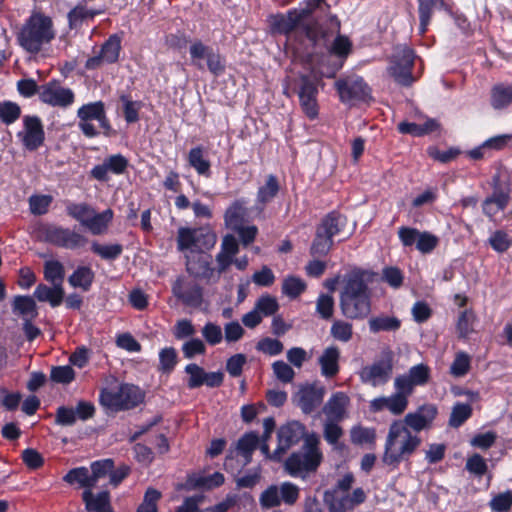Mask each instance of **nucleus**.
Instances as JSON below:
<instances>
[{
    "label": "nucleus",
    "instance_id": "49",
    "mask_svg": "<svg viewBox=\"0 0 512 512\" xmlns=\"http://www.w3.org/2000/svg\"><path fill=\"white\" fill-rule=\"evenodd\" d=\"M306 289L305 282L295 276H289L284 279L282 284V292L290 298H296Z\"/></svg>",
    "mask_w": 512,
    "mask_h": 512
},
{
    "label": "nucleus",
    "instance_id": "18",
    "mask_svg": "<svg viewBox=\"0 0 512 512\" xmlns=\"http://www.w3.org/2000/svg\"><path fill=\"white\" fill-rule=\"evenodd\" d=\"M317 94L316 82L308 75H302L298 86V96L302 111L310 119L318 116Z\"/></svg>",
    "mask_w": 512,
    "mask_h": 512
},
{
    "label": "nucleus",
    "instance_id": "46",
    "mask_svg": "<svg viewBox=\"0 0 512 512\" xmlns=\"http://www.w3.org/2000/svg\"><path fill=\"white\" fill-rule=\"evenodd\" d=\"M93 212L94 209L86 203H70L67 206V214L79 221L83 226L88 222Z\"/></svg>",
    "mask_w": 512,
    "mask_h": 512
},
{
    "label": "nucleus",
    "instance_id": "36",
    "mask_svg": "<svg viewBox=\"0 0 512 512\" xmlns=\"http://www.w3.org/2000/svg\"><path fill=\"white\" fill-rule=\"evenodd\" d=\"M344 222L345 217L333 211L322 219L317 230L332 239L334 235L340 232Z\"/></svg>",
    "mask_w": 512,
    "mask_h": 512
},
{
    "label": "nucleus",
    "instance_id": "1",
    "mask_svg": "<svg viewBox=\"0 0 512 512\" xmlns=\"http://www.w3.org/2000/svg\"><path fill=\"white\" fill-rule=\"evenodd\" d=\"M271 26L275 32L281 34H289L293 31L304 34L313 45H318L325 44L330 34L339 32L340 21L336 16H331L328 19V27L324 28L312 16V10L306 8L272 16Z\"/></svg>",
    "mask_w": 512,
    "mask_h": 512
},
{
    "label": "nucleus",
    "instance_id": "9",
    "mask_svg": "<svg viewBox=\"0 0 512 512\" xmlns=\"http://www.w3.org/2000/svg\"><path fill=\"white\" fill-rule=\"evenodd\" d=\"M300 489L291 482H283L281 485H270L259 498L262 508L270 509L280 506L282 503L292 506L299 499Z\"/></svg>",
    "mask_w": 512,
    "mask_h": 512
},
{
    "label": "nucleus",
    "instance_id": "6",
    "mask_svg": "<svg viewBox=\"0 0 512 512\" xmlns=\"http://www.w3.org/2000/svg\"><path fill=\"white\" fill-rule=\"evenodd\" d=\"M144 392L133 384H121L115 388L103 389L100 402L112 410H129L143 402Z\"/></svg>",
    "mask_w": 512,
    "mask_h": 512
},
{
    "label": "nucleus",
    "instance_id": "47",
    "mask_svg": "<svg viewBox=\"0 0 512 512\" xmlns=\"http://www.w3.org/2000/svg\"><path fill=\"white\" fill-rule=\"evenodd\" d=\"M245 215V209L240 201H235L225 213V222L231 229L237 228L242 224Z\"/></svg>",
    "mask_w": 512,
    "mask_h": 512
},
{
    "label": "nucleus",
    "instance_id": "25",
    "mask_svg": "<svg viewBox=\"0 0 512 512\" xmlns=\"http://www.w3.org/2000/svg\"><path fill=\"white\" fill-rule=\"evenodd\" d=\"M437 412V407L434 404H425L415 412L406 414L402 423L410 431L420 432L431 427Z\"/></svg>",
    "mask_w": 512,
    "mask_h": 512
},
{
    "label": "nucleus",
    "instance_id": "30",
    "mask_svg": "<svg viewBox=\"0 0 512 512\" xmlns=\"http://www.w3.org/2000/svg\"><path fill=\"white\" fill-rule=\"evenodd\" d=\"M82 501L87 512H115L111 504L110 493L107 490L98 493L84 490Z\"/></svg>",
    "mask_w": 512,
    "mask_h": 512
},
{
    "label": "nucleus",
    "instance_id": "60",
    "mask_svg": "<svg viewBox=\"0 0 512 512\" xmlns=\"http://www.w3.org/2000/svg\"><path fill=\"white\" fill-rule=\"evenodd\" d=\"M50 378L52 381L61 384H69L75 378V372L69 365L52 367Z\"/></svg>",
    "mask_w": 512,
    "mask_h": 512
},
{
    "label": "nucleus",
    "instance_id": "57",
    "mask_svg": "<svg viewBox=\"0 0 512 512\" xmlns=\"http://www.w3.org/2000/svg\"><path fill=\"white\" fill-rule=\"evenodd\" d=\"M254 308L258 310L261 316H271L277 312L279 305L276 298L265 295L257 300Z\"/></svg>",
    "mask_w": 512,
    "mask_h": 512
},
{
    "label": "nucleus",
    "instance_id": "15",
    "mask_svg": "<svg viewBox=\"0 0 512 512\" xmlns=\"http://www.w3.org/2000/svg\"><path fill=\"white\" fill-rule=\"evenodd\" d=\"M277 435L278 446L272 456L274 461H279L290 447L297 444L302 438L305 439L307 436L305 426L298 421H292L281 426Z\"/></svg>",
    "mask_w": 512,
    "mask_h": 512
},
{
    "label": "nucleus",
    "instance_id": "3",
    "mask_svg": "<svg viewBox=\"0 0 512 512\" xmlns=\"http://www.w3.org/2000/svg\"><path fill=\"white\" fill-rule=\"evenodd\" d=\"M422 440L401 421H393L386 437L382 462L392 468H397L401 462H406L421 445Z\"/></svg>",
    "mask_w": 512,
    "mask_h": 512
},
{
    "label": "nucleus",
    "instance_id": "59",
    "mask_svg": "<svg viewBox=\"0 0 512 512\" xmlns=\"http://www.w3.org/2000/svg\"><path fill=\"white\" fill-rule=\"evenodd\" d=\"M339 422L324 421L323 437L331 445H337L339 439L344 435V431Z\"/></svg>",
    "mask_w": 512,
    "mask_h": 512
},
{
    "label": "nucleus",
    "instance_id": "53",
    "mask_svg": "<svg viewBox=\"0 0 512 512\" xmlns=\"http://www.w3.org/2000/svg\"><path fill=\"white\" fill-rule=\"evenodd\" d=\"M96 14H98L97 11L87 9L85 6L79 4L75 8H73L68 14L69 25L71 28H76L85 19H92Z\"/></svg>",
    "mask_w": 512,
    "mask_h": 512
},
{
    "label": "nucleus",
    "instance_id": "24",
    "mask_svg": "<svg viewBox=\"0 0 512 512\" xmlns=\"http://www.w3.org/2000/svg\"><path fill=\"white\" fill-rule=\"evenodd\" d=\"M408 407V396L401 389H396V393L389 397H378L370 401V411L373 413L381 412L387 409L393 415H401Z\"/></svg>",
    "mask_w": 512,
    "mask_h": 512
},
{
    "label": "nucleus",
    "instance_id": "10",
    "mask_svg": "<svg viewBox=\"0 0 512 512\" xmlns=\"http://www.w3.org/2000/svg\"><path fill=\"white\" fill-rule=\"evenodd\" d=\"M414 58L413 51L407 46H397L394 49L388 73L398 84L410 86L413 83L411 70Z\"/></svg>",
    "mask_w": 512,
    "mask_h": 512
},
{
    "label": "nucleus",
    "instance_id": "28",
    "mask_svg": "<svg viewBox=\"0 0 512 512\" xmlns=\"http://www.w3.org/2000/svg\"><path fill=\"white\" fill-rule=\"evenodd\" d=\"M128 167V160L121 154L111 155L104 159L103 163L96 165L91 170V175L98 181H108V173L123 174Z\"/></svg>",
    "mask_w": 512,
    "mask_h": 512
},
{
    "label": "nucleus",
    "instance_id": "50",
    "mask_svg": "<svg viewBox=\"0 0 512 512\" xmlns=\"http://www.w3.org/2000/svg\"><path fill=\"white\" fill-rule=\"evenodd\" d=\"M161 498V492L148 488L145 492L142 503L138 506L136 512H158L157 503Z\"/></svg>",
    "mask_w": 512,
    "mask_h": 512
},
{
    "label": "nucleus",
    "instance_id": "43",
    "mask_svg": "<svg viewBox=\"0 0 512 512\" xmlns=\"http://www.w3.org/2000/svg\"><path fill=\"white\" fill-rule=\"evenodd\" d=\"M65 270L62 263L56 260L46 261L44 265V277L51 284H63Z\"/></svg>",
    "mask_w": 512,
    "mask_h": 512
},
{
    "label": "nucleus",
    "instance_id": "8",
    "mask_svg": "<svg viewBox=\"0 0 512 512\" xmlns=\"http://www.w3.org/2000/svg\"><path fill=\"white\" fill-rule=\"evenodd\" d=\"M393 359L390 349L382 351L379 360L362 368L359 373L361 381L374 387L386 384L393 373Z\"/></svg>",
    "mask_w": 512,
    "mask_h": 512
},
{
    "label": "nucleus",
    "instance_id": "51",
    "mask_svg": "<svg viewBox=\"0 0 512 512\" xmlns=\"http://www.w3.org/2000/svg\"><path fill=\"white\" fill-rule=\"evenodd\" d=\"M28 201L30 212L33 215H43L48 212L53 198L50 195H32Z\"/></svg>",
    "mask_w": 512,
    "mask_h": 512
},
{
    "label": "nucleus",
    "instance_id": "27",
    "mask_svg": "<svg viewBox=\"0 0 512 512\" xmlns=\"http://www.w3.org/2000/svg\"><path fill=\"white\" fill-rule=\"evenodd\" d=\"M259 444L260 438L256 432L245 433L237 440L235 448L230 449L229 455L226 457L225 466L227 467L229 462L233 460L234 453L243 458V466L250 464L253 452L257 449Z\"/></svg>",
    "mask_w": 512,
    "mask_h": 512
},
{
    "label": "nucleus",
    "instance_id": "38",
    "mask_svg": "<svg viewBox=\"0 0 512 512\" xmlns=\"http://www.w3.org/2000/svg\"><path fill=\"white\" fill-rule=\"evenodd\" d=\"M370 331L379 333L381 331H396L401 326V321L393 316L381 315L372 317L369 322Z\"/></svg>",
    "mask_w": 512,
    "mask_h": 512
},
{
    "label": "nucleus",
    "instance_id": "54",
    "mask_svg": "<svg viewBox=\"0 0 512 512\" xmlns=\"http://www.w3.org/2000/svg\"><path fill=\"white\" fill-rule=\"evenodd\" d=\"M91 250L103 259L113 260L121 255L123 247L120 244L101 245L94 242L91 246Z\"/></svg>",
    "mask_w": 512,
    "mask_h": 512
},
{
    "label": "nucleus",
    "instance_id": "62",
    "mask_svg": "<svg viewBox=\"0 0 512 512\" xmlns=\"http://www.w3.org/2000/svg\"><path fill=\"white\" fill-rule=\"evenodd\" d=\"M331 335L342 342H348L353 335L352 325L345 321H335L331 327Z\"/></svg>",
    "mask_w": 512,
    "mask_h": 512
},
{
    "label": "nucleus",
    "instance_id": "7",
    "mask_svg": "<svg viewBox=\"0 0 512 512\" xmlns=\"http://www.w3.org/2000/svg\"><path fill=\"white\" fill-rule=\"evenodd\" d=\"M77 117L79 118V129L89 138L95 137L99 134V131L91 123L93 120L99 122L104 135L110 136L113 131L106 115L105 105L102 101L92 102L81 106L77 111Z\"/></svg>",
    "mask_w": 512,
    "mask_h": 512
},
{
    "label": "nucleus",
    "instance_id": "35",
    "mask_svg": "<svg viewBox=\"0 0 512 512\" xmlns=\"http://www.w3.org/2000/svg\"><path fill=\"white\" fill-rule=\"evenodd\" d=\"M509 201L508 195L502 190H495L493 194L483 202V212L490 218L506 208Z\"/></svg>",
    "mask_w": 512,
    "mask_h": 512
},
{
    "label": "nucleus",
    "instance_id": "63",
    "mask_svg": "<svg viewBox=\"0 0 512 512\" xmlns=\"http://www.w3.org/2000/svg\"><path fill=\"white\" fill-rule=\"evenodd\" d=\"M465 468L478 477L485 475L488 470L485 459L477 453L467 459Z\"/></svg>",
    "mask_w": 512,
    "mask_h": 512
},
{
    "label": "nucleus",
    "instance_id": "34",
    "mask_svg": "<svg viewBox=\"0 0 512 512\" xmlns=\"http://www.w3.org/2000/svg\"><path fill=\"white\" fill-rule=\"evenodd\" d=\"M13 312L20 315L24 321L34 319L37 315V306L30 296H15L12 302Z\"/></svg>",
    "mask_w": 512,
    "mask_h": 512
},
{
    "label": "nucleus",
    "instance_id": "55",
    "mask_svg": "<svg viewBox=\"0 0 512 512\" xmlns=\"http://www.w3.org/2000/svg\"><path fill=\"white\" fill-rule=\"evenodd\" d=\"M185 372L189 375L187 386L190 389L204 385L206 371L195 363L188 364Z\"/></svg>",
    "mask_w": 512,
    "mask_h": 512
},
{
    "label": "nucleus",
    "instance_id": "41",
    "mask_svg": "<svg viewBox=\"0 0 512 512\" xmlns=\"http://www.w3.org/2000/svg\"><path fill=\"white\" fill-rule=\"evenodd\" d=\"M420 32L425 33L432 17L433 9L444 6V0H418Z\"/></svg>",
    "mask_w": 512,
    "mask_h": 512
},
{
    "label": "nucleus",
    "instance_id": "20",
    "mask_svg": "<svg viewBox=\"0 0 512 512\" xmlns=\"http://www.w3.org/2000/svg\"><path fill=\"white\" fill-rule=\"evenodd\" d=\"M95 414V407L91 402L79 401L75 409L60 406L55 413V422L61 426H72L76 420L86 421Z\"/></svg>",
    "mask_w": 512,
    "mask_h": 512
},
{
    "label": "nucleus",
    "instance_id": "16",
    "mask_svg": "<svg viewBox=\"0 0 512 512\" xmlns=\"http://www.w3.org/2000/svg\"><path fill=\"white\" fill-rule=\"evenodd\" d=\"M326 389L319 383L302 385L294 395V402L304 414H311L323 402Z\"/></svg>",
    "mask_w": 512,
    "mask_h": 512
},
{
    "label": "nucleus",
    "instance_id": "61",
    "mask_svg": "<svg viewBox=\"0 0 512 512\" xmlns=\"http://www.w3.org/2000/svg\"><path fill=\"white\" fill-rule=\"evenodd\" d=\"M489 244L495 251L503 253L510 248L512 241L505 231L497 230L490 236Z\"/></svg>",
    "mask_w": 512,
    "mask_h": 512
},
{
    "label": "nucleus",
    "instance_id": "4",
    "mask_svg": "<svg viewBox=\"0 0 512 512\" xmlns=\"http://www.w3.org/2000/svg\"><path fill=\"white\" fill-rule=\"evenodd\" d=\"M54 38L53 21L41 12H33L16 33L19 46L30 54H38Z\"/></svg>",
    "mask_w": 512,
    "mask_h": 512
},
{
    "label": "nucleus",
    "instance_id": "13",
    "mask_svg": "<svg viewBox=\"0 0 512 512\" xmlns=\"http://www.w3.org/2000/svg\"><path fill=\"white\" fill-rule=\"evenodd\" d=\"M42 232L46 241L66 249H78L87 243L83 235L69 228L49 224L43 226Z\"/></svg>",
    "mask_w": 512,
    "mask_h": 512
},
{
    "label": "nucleus",
    "instance_id": "33",
    "mask_svg": "<svg viewBox=\"0 0 512 512\" xmlns=\"http://www.w3.org/2000/svg\"><path fill=\"white\" fill-rule=\"evenodd\" d=\"M323 502L331 512H346L352 510L349 494L339 491H325Z\"/></svg>",
    "mask_w": 512,
    "mask_h": 512
},
{
    "label": "nucleus",
    "instance_id": "48",
    "mask_svg": "<svg viewBox=\"0 0 512 512\" xmlns=\"http://www.w3.org/2000/svg\"><path fill=\"white\" fill-rule=\"evenodd\" d=\"M21 115L20 106L11 101L1 102L0 104V119L4 124H12L19 119Z\"/></svg>",
    "mask_w": 512,
    "mask_h": 512
},
{
    "label": "nucleus",
    "instance_id": "19",
    "mask_svg": "<svg viewBox=\"0 0 512 512\" xmlns=\"http://www.w3.org/2000/svg\"><path fill=\"white\" fill-rule=\"evenodd\" d=\"M430 368L426 364H418L411 367L407 374L399 375L394 380L395 389L403 390L409 397L415 386H422L430 379Z\"/></svg>",
    "mask_w": 512,
    "mask_h": 512
},
{
    "label": "nucleus",
    "instance_id": "45",
    "mask_svg": "<svg viewBox=\"0 0 512 512\" xmlns=\"http://www.w3.org/2000/svg\"><path fill=\"white\" fill-rule=\"evenodd\" d=\"M279 188L277 178L274 175H269L265 185L258 190V201L262 204L270 202L278 194Z\"/></svg>",
    "mask_w": 512,
    "mask_h": 512
},
{
    "label": "nucleus",
    "instance_id": "11",
    "mask_svg": "<svg viewBox=\"0 0 512 512\" xmlns=\"http://www.w3.org/2000/svg\"><path fill=\"white\" fill-rule=\"evenodd\" d=\"M177 243L180 251L190 249V251L203 252L215 245L216 236L214 233L204 229L180 228L178 230Z\"/></svg>",
    "mask_w": 512,
    "mask_h": 512
},
{
    "label": "nucleus",
    "instance_id": "29",
    "mask_svg": "<svg viewBox=\"0 0 512 512\" xmlns=\"http://www.w3.org/2000/svg\"><path fill=\"white\" fill-rule=\"evenodd\" d=\"M350 399L343 392L334 393L322 408L325 421L341 422L347 417Z\"/></svg>",
    "mask_w": 512,
    "mask_h": 512
},
{
    "label": "nucleus",
    "instance_id": "58",
    "mask_svg": "<svg viewBox=\"0 0 512 512\" xmlns=\"http://www.w3.org/2000/svg\"><path fill=\"white\" fill-rule=\"evenodd\" d=\"M469 369L470 357L464 352L457 353L450 366V373L455 377H462L468 373Z\"/></svg>",
    "mask_w": 512,
    "mask_h": 512
},
{
    "label": "nucleus",
    "instance_id": "32",
    "mask_svg": "<svg viewBox=\"0 0 512 512\" xmlns=\"http://www.w3.org/2000/svg\"><path fill=\"white\" fill-rule=\"evenodd\" d=\"M33 296L40 302H48L52 307H57L63 302L65 292L61 284H52L51 287L39 284Z\"/></svg>",
    "mask_w": 512,
    "mask_h": 512
},
{
    "label": "nucleus",
    "instance_id": "39",
    "mask_svg": "<svg viewBox=\"0 0 512 512\" xmlns=\"http://www.w3.org/2000/svg\"><path fill=\"white\" fill-rule=\"evenodd\" d=\"M189 164L198 172L200 175L206 177L210 176V161L205 159L203 148L198 146L192 148L188 154Z\"/></svg>",
    "mask_w": 512,
    "mask_h": 512
},
{
    "label": "nucleus",
    "instance_id": "23",
    "mask_svg": "<svg viewBox=\"0 0 512 512\" xmlns=\"http://www.w3.org/2000/svg\"><path fill=\"white\" fill-rule=\"evenodd\" d=\"M172 293L186 306L199 308L202 305L203 289L195 282H188L179 277L172 285Z\"/></svg>",
    "mask_w": 512,
    "mask_h": 512
},
{
    "label": "nucleus",
    "instance_id": "22",
    "mask_svg": "<svg viewBox=\"0 0 512 512\" xmlns=\"http://www.w3.org/2000/svg\"><path fill=\"white\" fill-rule=\"evenodd\" d=\"M121 51V38L113 34L101 46L100 53L87 59L85 68L94 70L100 68L104 63L113 64L118 61Z\"/></svg>",
    "mask_w": 512,
    "mask_h": 512
},
{
    "label": "nucleus",
    "instance_id": "64",
    "mask_svg": "<svg viewBox=\"0 0 512 512\" xmlns=\"http://www.w3.org/2000/svg\"><path fill=\"white\" fill-rule=\"evenodd\" d=\"M490 507L495 512H507L512 507V491H506L496 495L490 502Z\"/></svg>",
    "mask_w": 512,
    "mask_h": 512
},
{
    "label": "nucleus",
    "instance_id": "21",
    "mask_svg": "<svg viewBox=\"0 0 512 512\" xmlns=\"http://www.w3.org/2000/svg\"><path fill=\"white\" fill-rule=\"evenodd\" d=\"M23 126L24 130L18 133V137L27 150H37L45 140V132L40 118L37 116H25L23 118Z\"/></svg>",
    "mask_w": 512,
    "mask_h": 512
},
{
    "label": "nucleus",
    "instance_id": "42",
    "mask_svg": "<svg viewBox=\"0 0 512 512\" xmlns=\"http://www.w3.org/2000/svg\"><path fill=\"white\" fill-rule=\"evenodd\" d=\"M112 217L113 212L110 209L98 214L94 211L88 222L85 224V227H87L94 235L101 234L107 228Z\"/></svg>",
    "mask_w": 512,
    "mask_h": 512
},
{
    "label": "nucleus",
    "instance_id": "56",
    "mask_svg": "<svg viewBox=\"0 0 512 512\" xmlns=\"http://www.w3.org/2000/svg\"><path fill=\"white\" fill-rule=\"evenodd\" d=\"M475 322V314L471 310H465L460 313L457 330L459 337L466 338L470 333L474 331L473 325Z\"/></svg>",
    "mask_w": 512,
    "mask_h": 512
},
{
    "label": "nucleus",
    "instance_id": "14",
    "mask_svg": "<svg viewBox=\"0 0 512 512\" xmlns=\"http://www.w3.org/2000/svg\"><path fill=\"white\" fill-rule=\"evenodd\" d=\"M39 99L52 107L67 108L74 103L75 94L70 88L53 80L40 86Z\"/></svg>",
    "mask_w": 512,
    "mask_h": 512
},
{
    "label": "nucleus",
    "instance_id": "2",
    "mask_svg": "<svg viewBox=\"0 0 512 512\" xmlns=\"http://www.w3.org/2000/svg\"><path fill=\"white\" fill-rule=\"evenodd\" d=\"M368 273L354 269L344 277V286L340 294V309L348 319H364L371 310Z\"/></svg>",
    "mask_w": 512,
    "mask_h": 512
},
{
    "label": "nucleus",
    "instance_id": "31",
    "mask_svg": "<svg viewBox=\"0 0 512 512\" xmlns=\"http://www.w3.org/2000/svg\"><path fill=\"white\" fill-rule=\"evenodd\" d=\"M340 350L336 346H330L324 349L318 359L321 368V374L326 378H332L339 372Z\"/></svg>",
    "mask_w": 512,
    "mask_h": 512
},
{
    "label": "nucleus",
    "instance_id": "40",
    "mask_svg": "<svg viewBox=\"0 0 512 512\" xmlns=\"http://www.w3.org/2000/svg\"><path fill=\"white\" fill-rule=\"evenodd\" d=\"M94 280V272L86 266L78 267L69 277L68 281L73 287H79L88 291Z\"/></svg>",
    "mask_w": 512,
    "mask_h": 512
},
{
    "label": "nucleus",
    "instance_id": "12",
    "mask_svg": "<svg viewBox=\"0 0 512 512\" xmlns=\"http://www.w3.org/2000/svg\"><path fill=\"white\" fill-rule=\"evenodd\" d=\"M335 88L340 100L344 103L351 101L369 102L372 100L371 89L361 77L339 79Z\"/></svg>",
    "mask_w": 512,
    "mask_h": 512
},
{
    "label": "nucleus",
    "instance_id": "17",
    "mask_svg": "<svg viewBox=\"0 0 512 512\" xmlns=\"http://www.w3.org/2000/svg\"><path fill=\"white\" fill-rule=\"evenodd\" d=\"M190 55L194 64L199 68L203 66L197 61L206 59L208 70L214 75H220L225 70V65L221 55L210 46L197 40L190 46Z\"/></svg>",
    "mask_w": 512,
    "mask_h": 512
},
{
    "label": "nucleus",
    "instance_id": "37",
    "mask_svg": "<svg viewBox=\"0 0 512 512\" xmlns=\"http://www.w3.org/2000/svg\"><path fill=\"white\" fill-rule=\"evenodd\" d=\"M512 103V85L496 84L491 89V105L503 109Z\"/></svg>",
    "mask_w": 512,
    "mask_h": 512
},
{
    "label": "nucleus",
    "instance_id": "5",
    "mask_svg": "<svg viewBox=\"0 0 512 512\" xmlns=\"http://www.w3.org/2000/svg\"><path fill=\"white\" fill-rule=\"evenodd\" d=\"M319 444L317 434H307L301 450L292 453L285 461L284 467L287 473L293 477H305L309 473L316 472L323 460Z\"/></svg>",
    "mask_w": 512,
    "mask_h": 512
},
{
    "label": "nucleus",
    "instance_id": "52",
    "mask_svg": "<svg viewBox=\"0 0 512 512\" xmlns=\"http://www.w3.org/2000/svg\"><path fill=\"white\" fill-rule=\"evenodd\" d=\"M333 245V239L316 230V236L310 248L313 256L326 255Z\"/></svg>",
    "mask_w": 512,
    "mask_h": 512
},
{
    "label": "nucleus",
    "instance_id": "44",
    "mask_svg": "<svg viewBox=\"0 0 512 512\" xmlns=\"http://www.w3.org/2000/svg\"><path fill=\"white\" fill-rule=\"evenodd\" d=\"M472 415V407L470 404L456 403L451 411L449 418V426L453 428L460 427Z\"/></svg>",
    "mask_w": 512,
    "mask_h": 512
},
{
    "label": "nucleus",
    "instance_id": "26",
    "mask_svg": "<svg viewBox=\"0 0 512 512\" xmlns=\"http://www.w3.org/2000/svg\"><path fill=\"white\" fill-rule=\"evenodd\" d=\"M186 269L195 278L206 279L208 282L214 276V268L211 267V257L203 252L191 250L186 255Z\"/></svg>",
    "mask_w": 512,
    "mask_h": 512
}]
</instances>
